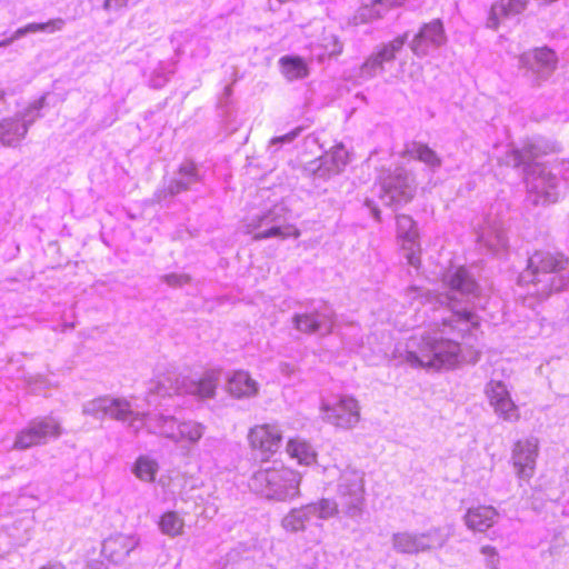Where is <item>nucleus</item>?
Here are the masks:
<instances>
[{"mask_svg":"<svg viewBox=\"0 0 569 569\" xmlns=\"http://www.w3.org/2000/svg\"><path fill=\"white\" fill-rule=\"evenodd\" d=\"M259 489L268 497L287 499L298 495L300 476L286 467H273L254 476Z\"/></svg>","mask_w":569,"mask_h":569,"instance_id":"1","label":"nucleus"},{"mask_svg":"<svg viewBox=\"0 0 569 569\" xmlns=\"http://www.w3.org/2000/svg\"><path fill=\"white\" fill-rule=\"evenodd\" d=\"M569 266V258L560 251L536 250L528 259V264L520 276L523 284L537 283L543 274L560 273Z\"/></svg>","mask_w":569,"mask_h":569,"instance_id":"2","label":"nucleus"},{"mask_svg":"<svg viewBox=\"0 0 569 569\" xmlns=\"http://www.w3.org/2000/svg\"><path fill=\"white\" fill-rule=\"evenodd\" d=\"M248 441L253 451L268 460L281 447L282 432L276 425H256L248 432Z\"/></svg>","mask_w":569,"mask_h":569,"instance_id":"3","label":"nucleus"},{"mask_svg":"<svg viewBox=\"0 0 569 569\" xmlns=\"http://www.w3.org/2000/svg\"><path fill=\"white\" fill-rule=\"evenodd\" d=\"M60 435L61 427L59 421L52 417H44L21 430L14 440L13 447L20 450L28 449L40 445L49 437H59Z\"/></svg>","mask_w":569,"mask_h":569,"instance_id":"4","label":"nucleus"},{"mask_svg":"<svg viewBox=\"0 0 569 569\" xmlns=\"http://www.w3.org/2000/svg\"><path fill=\"white\" fill-rule=\"evenodd\" d=\"M325 419L339 428H352L360 420V407L352 397H341L321 407Z\"/></svg>","mask_w":569,"mask_h":569,"instance_id":"5","label":"nucleus"},{"mask_svg":"<svg viewBox=\"0 0 569 569\" xmlns=\"http://www.w3.org/2000/svg\"><path fill=\"white\" fill-rule=\"evenodd\" d=\"M446 538L439 529H435L423 533H397L393 537V546L396 550L403 553L420 552L436 546H442Z\"/></svg>","mask_w":569,"mask_h":569,"instance_id":"6","label":"nucleus"},{"mask_svg":"<svg viewBox=\"0 0 569 569\" xmlns=\"http://www.w3.org/2000/svg\"><path fill=\"white\" fill-rule=\"evenodd\" d=\"M538 455L537 439H522L515 443L512 463L520 478L529 479L533 476Z\"/></svg>","mask_w":569,"mask_h":569,"instance_id":"7","label":"nucleus"},{"mask_svg":"<svg viewBox=\"0 0 569 569\" xmlns=\"http://www.w3.org/2000/svg\"><path fill=\"white\" fill-rule=\"evenodd\" d=\"M519 61L522 68L537 74H549L556 70L558 64L556 52L548 47L526 51L520 54Z\"/></svg>","mask_w":569,"mask_h":569,"instance_id":"8","label":"nucleus"},{"mask_svg":"<svg viewBox=\"0 0 569 569\" xmlns=\"http://www.w3.org/2000/svg\"><path fill=\"white\" fill-rule=\"evenodd\" d=\"M490 405L503 419L516 421L520 418L518 407L512 401L506 386L501 381H490L487 388Z\"/></svg>","mask_w":569,"mask_h":569,"instance_id":"9","label":"nucleus"},{"mask_svg":"<svg viewBox=\"0 0 569 569\" xmlns=\"http://www.w3.org/2000/svg\"><path fill=\"white\" fill-rule=\"evenodd\" d=\"M441 333H455L459 338L471 335L480 327L479 318L469 310L453 311L451 317L438 325Z\"/></svg>","mask_w":569,"mask_h":569,"instance_id":"10","label":"nucleus"},{"mask_svg":"<svg viewBox=\"0 0 569 569\" xmlns=\"http://www.w3.org/2000/svg\"><path fill=\"white\" fill-rule=\"evenodd\" d=\"M412 349L407 350L405 360L412 367L435 368V339L422 336Z\"/></svg>","mask_w":569,"mask_h":569,"instance_id":"11","label":"nucleus"},{"mask_svg":"<svg viewBox=\"0 0 569 569\" xmlns=\"http://www.w3.org/2000/svg\"><path fill=\"white\" fill-rule=\"evenodd\" d=\"M138 539L133 536L116 535L104 540L102 552L113 562L124 559L136 547Z\"/></svg>","mask_w":569,"mask_h":569,"instance_id":"12","label":"nucleus"},{"mask_svg":"<svg viewBox=\"0 0 569 569\" xmlns=\"http://www.w3.org/2000/svg\"><path fill=\"white\" fill-rule=\"evenodd\" d=\"M435 369L451 368L459 361L460 343L446 338L435 339Z\"/></svg>","mask_w":569,"mask_h":569,"instance_id":"13","label":"nucleus"},{"mask_svg":"<svg viewBox=\"0 0 569 569\" xmlns=\"http://www.w3.org/2000/svg\"><path fill=\"white\" fill-rule=\"evenodd\" d=\"M498 512L490 506H477L469 508L465 521L472 531L485 532L497 521Z\"/></svg>","mask_w":569,"mask_h":569,"instance_id":"14","label":"nucleus"},{"mask_svg":"<svg viewBox=\"0 0 569 569\" xmlns=\"http://www.w3.org/2000/svg\"><path fill=\"white\" fill-rule=\"evenodd\" d=\"M447 40L445 27L440 19H435L425 23L415 39V50L417 52L423 51L425 44H432L436 47L442 46Z\"/></svg>","mask_w":569,"mask_h":569,"instance_id":"15","label":"nucleus"},{"mask_svg":"<svg viewBox=\"0 0 569 569\" xmlns=\"http://www.w3.org/2000/svg\"><path fill=\"white\" fill-rule=\"evenodd\" d=\"M526 7L525 0H498L491 7L489 26L497 29L502 21L520 14Z\"/></svg>","mask_w":569,"mask_h":569,"instance_id":"16","label":"nucleus"},{"mask_svg":"<svg viewBox=\"0 0 569 569\" xmlns=\"http://www.w3.org/2000/svg\"><path fill=\"white\" fill-rule=\"evenodd\" d=\"M406 39V36H399L393 40L382 44L367 59L365 68L377 69L381 68L383 63L392 61L396 58L397 52L402 49Z\"/></svg>","mask_w":569,"mask_h":569,"instance_id":"17","label":"nucleus"},{"mask_svg":"<svg viewBox=\"0 0 569 569\" xmlns=\"http://www.w3.org/2000/svg\"><path fill=\"white\" fill-rule=\"evenodd\" d=\"M281 73L288 80L303 79L309 74V68L303 58L298 56H284L279 59Z\"/></svg>","mask_w":569,"mask_h":569,"instance_id":"18","label":"nucleus"},{"mask_svg":"<svg viewBox=\"0 0 569 569\" xmlns=\"http://www.w3.org/2000/svg\"><path fill=\"white\" fill-rule=\"evenodd\" d=\"M229 391L236 397H250L258 392L257 382L246 371H237L229 380Z\"/></svg>","mask_w":569,"mask_h":569,"instance_id":"19","label":"nucleus"},{"mask_svg":"<svg viewBox=\"0 0 569 569\" xmlns=\"http://www.w3.org/2000/svg\"><path fill=\"white\" fill-rule=\"evenodd\" d=\"M287 452L291 458L297 459L300 463L310 465L316 460V453L311 446L299 438H292L288 441Z\"/></svg>","mask_w":569,"mask_h":569,"instance_id":"20","label":"nucleus"},{"mask_svg":"<svg viewBox=\"0 0 569 569\" xmlns=\"http://www.w3.org/2000/svg\"><path fill=\"white\" fill-rule=\"evenodd\" d=\"M397 234L403 246H413L419 238L418 230L413 219L408 214L397 217Z\"/></svg>","mask_w":569,"mask_h":569,"instance_id":"21","label":"nucleus"},{"mask_svg":"<svg viewBox=\"0 0 569 569\" xmlns=\"http://www.w3.org/2000/svg\"><path fill=\"white\" fill-rule=\"evenodd\" d=\"M447 284L451 290L465 293H473L477 290V283L468 274L465 268H457L447 279Z\"/></svg>","mask_w":569,"mask_h":569,"instance_id":"22","label":"nucleus"},{"mask_svg":"<svg viewBox=\"0 0 569 569\" xmlns=\"http://www.w3.org/2000/svg\"><path fill=\"white\" fill-rule=\"evenodd\" d=\"M405 154L413 159H417L432 168L440 167L441 164V159L436 153V151L423 143H413V146L410 149H407L405 151Z\"/></svg>","mask_w":569,"mask_h":569,"instance_id":"23","label":"nucleus"},{"mask_svg":"<svg viewBox=\"0 0 569 569\" xmlns=\"http://www.w3.org/2000/svg\"><path fill=\"white\" fill-rule=\"evenodd\" d=\"M160 529L168 536H179L183 531L184 522L174 511L164 512L159 521Z\"/></svg>","mask_w":569,"mask_h":569,"instance_id":"24","label":"nucleus"},{"mask_svg":"<svg viewBox=\"0 0 569 569\" xmlns=\"http://www.w3.org/2000/svg\"><path fill=\"white\" fill-rule=\"evenodd\" d=\"M299 236H300V231L296 226L287 224L283 227L273 226L267 230L259 231L253 234V239L262 240V239L272 238V237L287 239V238H298Z\"/></svg>","mask_w":569,"mask_h":569,"instance_id":"25","label":"nucleus"},{"mask_svg":"<svg viewBox=\"0 0 569 569\" xmlns=\"http://www.w3.org/2000/svg\"><path fill=\"white\" fill-rule=\"evenodd\" d=\"M202 436L201 426L196 422L187 421L180 422L177 426V432L172 433V437L177 441H189L196 442Z\"/></svg>","mask_w":569,"mask_h":569,"instance_id":"26","label":"nucleus"},{"mask_svg":"<svg viewBox=\"0 0 569 569\" xmlns=\"http://www.w3.org/2000/svg\"><path fill=\"white\" fill-rule=\"evenodd\" d=\"M63 20L58 18V19H52V20H49L47 22H42V23H29L20 29H18L16 31V34L14 37L18 38V37H21L28 32H42V31H50V32H53V31H57V30H60L63 26Z\"/></svg>","mask_w":569,"mask_h":569,"instance_id":"27","label":"nucleus"},{"mask_svg":"<svg viewBox=\"0 0 569 569\" xmlns=\"http://www.w3.org/2000/svg\"><path fill=\"white\" fill-rule=\"evenodd\" d=\"M218 378L213 373H207L201 377L194 385V395L200 398H210L217 389Z\"/></svg>","mask_w":569,"mask_h":569,"instance_id":"28","label":"nucleus"},{"mask_svg":"<svg viewBox=\"0 0 569 569\" xmlns=\"http://www.w3.org/2000/svg\"><path fill=\"white\" fill-rule=\"evenodd\" d=\"M295 323L303 333H315L321 328V322L315 313H301L295 317Z\"/></svg>","mask_w":569,"mask_h":569,"instance_id":"29","label":"nucleus"},{"mask_svg":"<svg viewBox=\"0 0 569 569\" xmlns=\"http://www.w3.org/2000/svg\"><path fill=\"white\" fill-rule=\"evenodd\" d=\"M136 475L143 481H152L157 472V463L148 458L141 457L136 462Z\"/></svg>","mask_w":569,"mask_h":569,"instance_id":"30","label":"nucleus"},{"mask_svg":"<svg viewBox=\"0 0 569 569\" xmlns=\"http://www.w3.org/2000/svg\"><path fill=\"white\" fill-rule=\"evenodd\" d=\"M106 408L110 415L117 419H126L131 413L130 403L126 400H111Z\"/></svg>","mask_w":569,"mask_h":569,"instance_id":"31","label":"nucleus"},{"mask_svg":"<svg viewBox=\"0 0 569 569\" xmlns=\"http://www.w3.org/2000/svg\"><path fill=\"white\" fill-rule=\"evenodd\" d=\"M322 47L329 57H337L341 54L343 50L341 40L335 34L326 37Z\"/></svg>","mask_w":569,"mask_h":569,"instance_id":"32","label":"nucleus"},{"mask_svg":"<svg viewBox=\"0 0 569 569\" xmlns=\"http://www.w3.org/2000/svg\"><path fill=\"white\" fill-rule=\"evenodd\" d=\"M301 129H296L289 133H286L280 137H276L271 139V143H280V142H291L297 138V136L300 133Z\"/></svg>","mask_w":569,"mask_h":569,"instance_id":"33","label":"nucleus"},{"mask_svg":"<svg viewBox=\"0 0 569 569\" xmlns=\"http://www.w3.org/2000/svg\"><path fill=\"white\" fill-rule=\"evenodd\" d=\"M481 552H482L483 555H486V556H491V557H493V556H496V555H497V550H496V548H495V547H492V546H483V547L481 548Z\"/></svg>","mask_w":569,"mask_h":569,"instance_id":"34","label":"nucleus"},{"mask_svg":"<svg viewBox=\"0 0 569 569\" xmlns=\"http://www.w3.org/2000/svg\"><path fill=\"white\" fill-rule=\"evenodd\" d=\"M386 0H363V8L375 7L385 3Z\"/></svg>","mask_w":569,"mask_h":569,"instance_id":"35","label":"nucleus"},{"mask_svg":"<svg viewBox=\"0 0 569 569\" xmlns=\"http://www.w3.org/2000/svg\"><path fill=\"white\" fill-rule=\"evenodd\" d=\"M160 386H161V382H158V386H156V387L152 389V391H153V392H156V393L163 395V392H164L166 390H163V391H162Z\"/></svg>","mask_w":569,"mask_h":569,"instance_id":"36","label":"nucleus"},{"mask_svg":"<svg viewBox=\"0 0 569 569\" xmlns=\"http://www.w3.org/2000/svg\"><path fill=\"white\" fill-rule=\"evenodd\" d=\"M180 392H181L180 389L178 387H176L172 392L169 390L164 391L163 396H171L173 393H180Z\"/></svg>","mask_w":569,"mask_h":569,"instance_id":"37","label":"nucleus"},{"mask_svg":"<svg viewBox=\"0 0 569 569\" xmlns=\"http://www.w3.org/2000/svg\"><path fill=\"white\" fill-rule=\"evenodd\" d=\"M268 218H269V214L261 217L260 221H259V226H261L263 220H267Z\"/></svg>","mask_w":569,"mask_h":569,"instance_id":"38","label":"nucleus"},{"mask_svg":"<svg viewBox=\"0 0 569 569\" xmlns=\"http://www.w3.org/2000/svg\"><path fill=\"white\" fill-rule=\"evenodd\" d=\"M40 569H60V568H58L56 566H44V567H42Z\"/></svg>","mask_w":569,"mask_h":569,"instance_id":"39","label":"nucleus"},{"mask_svg":"<svg viewBox=\"0 0 569 569\" xmlns=\"http://www.w3.org/2000/svg\"><path fill=\"white\" fill-rule=\"evenodd\" d=\"M187 173L190 174V176H194V168L188 169Z\"/></svg>","mask_w":569,"mask_h":569,"instance_id":"40","label":"nucleus"},{"mask_svg":"<svg viewBox=\"0 0 569 569\" xmlns=\"http://www.w3.org/2000/svg\"><path fill=\"white\" fill-rule=\"evenodd\" d=\"M398 178L400 179V181H401L402 183H405V182H406V177H405V176H399Z\"/></svg>","mask_w":569,"mask_h":569,"instance_id":"41","label":"nucleus"},{"mask_svg":"<svg viewBox=\"0 0 569 569\" xmlns=\"http://www.w3.org/2000/svg\"><path fill=\"white\" fill-rule=\"evenodd\" d=\"M381 16L379 13L375 14V16H371L372 19H377V18H380Z\"/></svg>","mask_w":569,"mask_h":569,"instance_id":"42","label":"nucleus"}]
</instances>
